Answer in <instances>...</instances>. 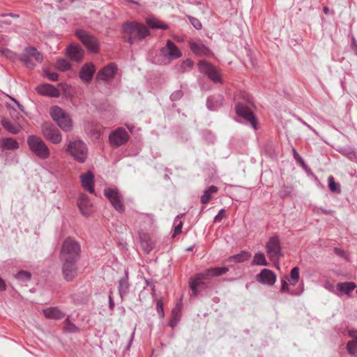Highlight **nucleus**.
Masks as SVG:
<instances>
[{
  "instance_id": "obj_56",
  "label": "nucleus",
  "mask_w": 357,
  "mask_h": 357,
  "mask_svg": "<svg viewBox=\"0 0 357 357\" xmlns=\"http://www.w3.org/2000/svg\"><path fill=\"white\" fill-rule=\"evenodd\" d=\"M114 301H113V298L112 297V296L109 294V307L110 310H113L114 307Z\"/></svg>"
},
{
  "instance_id": "obj_26",
  "label": "nucleus",
  "mask_w": 357,
  "mask_h": 357,
  "mask_svg": "<svg viewBox=\"0 0 357 357\" xmlns=\"http://www.w3.org/2000/svg\"><path fill=\"white\" fill-rule=\"evenodd\" d=\"M78 207L82 215L88 216L91 213L92 204L85 195H82L77 201Z\"/></svg>"
},
{
  "instance_id": "obj_60",
  "label": "nucleus",
  "mask_w": 357,
  "mask_h": 357,
  "mask_svg": "<svg viewBox=\"0 0 357 357\" xmlns=\"http://www.w3.org/2000/svg\"><path fill=\"white\" fill-rule=\"evenodd\" d=\"M297 163L299 164L304 169L307 167V165H305L303 158H301V160L298 161Z\"/></svg>"
},
{
  "instance_id": "obj_14",
  "label": "nucleus",
  "mask_w": 357,
  "mask_h": 357,
  "mask_svg": "<svg viewBox=\"0 0 357 357\" xmlns=\"http://www.w3.org/2000/svg\"><path fill=\"white\" fill-rule=\"evenodd\" d=\"M236 111L238 116L243 118L246 121L250 123L254 130L257 129L256 118L248 105L238 102L236 105Z\"/></svg>"
},
{
  "instance_id": "obj_1",
  "label": "nucleus",
  "mask_w": 357,
  "mask_h": 357,
  "mask_svg": "<svg viewBox=\"0 0 357 357\" xmlns=\"http://www.w3.org/2000/svg\"><path fill=\"white\" fill-rule=\"evenodd\" d=\"M122 28L126 40L131 45L142 40L150 35V31L146 26L138 22H126Z\"/></svg>"
},
{
  "instance_id": "obj_20",
  "label": "nucleus",
  "mask_w": 357,
  "mask_h": 357,
  "mask_svg": "<svg viewBox=\"0 0 357 357\" xmlns=\"http://www.w3.org/2000/svg\"><path fill=\"white\" fill-rule=\"evenodd\" d=\"M36 91L38 93L53 97V98H58L60 96V92L53 85L50 84H43L36 87Z\"/></svg>"
},
{
  "instance_id": "obj_16",
  "label": "nucleus",
  "mask_w": 357,
  "mask_h": 357,
  "mask_svg": "<svg viewBox=\"0 0 357 357\" xmlns=\"http://www.w3.org/2000/svg\"><path fill=\"white\" fill-rule=\"evenodd\" d=\"M63 268L62 272L65 280L68 281L72 280L77 273L76 262L77 260H62Z\"/></svg>"
},
{
  "instance_id": "obj_39",
  "label": "nucleus",
  "mask_w": 357,
  "mask_h": 357,
  "mask_svg": "<svg viewBox=\"0 0 357 357\" xmlns=\"http://www.w3.org/2000/svg\"><path fill=\"white\" fill-rule=\"evenodd\" d=\"M56 66L61 71H66L70 70L71 68V65L69 61L65 59H58L56 63Z\"/></svg>"
},
{
  "instance_id": "obj_18",
  "label": "nucleus",
  "mask_w": 357,
  "mask_h": 357,
  "mask_svg": "<svg viewBox=\"0 0 357 357\" xmlns=\"http://www.w3.org/2000/svg\"><path fill=\"white\" fill-rule=\"evenodd\" d=\"M117 70L116 64L110 63L102 68L97 73V79L102 81H109L114 77Z\"/></svg>"
},
{
  "instance_id": "obj_3",
  "label": "nucleus",
  "mask_w": 357,
  "mask_h": 357,
  "mask_svg": "<svg viewBox=\"0 0 357 357\" xmlns=\"http://www.w3.org/2000/svg\"><path fill=\"white\" fill-rule=\"evenodd\" d=\"M30 150L40 159L46 160L50 156V151L45 143L36 135H30L27 138Z\"/></svg>"
},
{
  "instance_id": "obj_6",
  "label": "nucleus",
  "mask_w": 357,
  "mask_h": 357,
  "mask_svg": "<svg viewBox=\"0 0 357 357\" xmlns=\"http://www.w3.org/2000/svg\"><path fill=\"white\" fill-rule=\"evenodd\" d=\"M50 116L56 121L57 125L65 132H68L72 129V121L69 115L67 114L60 107L53 106L50 108Z\"/></svg>"
},
{
  "instance_id": "obj_5",
  "label": "nucleus",
  "mask_w": 357,
  "mask_h": 357,
  "mask_svg": "<svg viewBox=\"0 0 357 357\" xmlns=\"http://www.w3.org/2000/svg\"><path fill=\"white\" fill-rule=\"evenodd\" d=\"M80 252L79 245L71 238L66 239L61 250V260H78Z\"/></svg>"
},
{
  "instance_id": "obj_17",
  "label": "nucleus",
  "mask_w": 357,
  "mask_h": 357,
  "mask_svg": "<svg viewBox=\"0 0 357 357\" xmlns=\"http://www.w3.org/2000/svg\"><path fill=\"white\" fill-rule=\"evenodd\" d=\"M256 278L261 284L273 285L275 282L276 275L272 271L264 268L257 275Z\"/></svg>"
},
{
  "instance_id": "obj_53",
  "label": "nucleus",
  "mask_w": 357,
  "mask_h": 357,
  "mask_svg": "<svg viewBox=\"0 0 357 357\" xmlns=\"http://www.w3.org/2000/svg\"><path fill=\"white\" fill-rule=\"evenodd\" d=\"M291 151L293 153L294 158L296 160V162L301 160L302 157L298 154L295 148H292Z\"/></svg>"
},
{
  "instance_id": "obj_64",
  "label": "nucleus",
  "mask_w": 357,
  "mask_h": 357,
  "mask_svg": "<svg viewBox=\"0 0 357 357\" xmlns=\"http://www.w3.org/2000/svg\"><path fill=\"white\" fill-rule=\"evenodd\" d=\"M323 11H324V13L326 15H327V14H328V13H329V12H330V9H329V8H328V7H327V6H324V8H323Z\"/></svg>"
},
{
  "instance_id": "obj_4",
  "label": "nucleus",
  "mask_w": 357,
  "mask_h": 357,
  "mask_svg": "<svg viewBox=\"0 0 357 357\" xmlns=\"http://www.w3.org/2000/svg\"><path fill=\"white\" fill-rule=\"evenodd\" d=\"M160 53L162 59L158 58L155 61V63L158 64H165V59L169 62L182 56V53L178 47L171 40H167L166 45L160 48Z\"/></svg>"
},
{
  "instance_id": "obj_51",
  "label": "nucleus",
  "mask_w": 357,
  "mask_h": 357,
  "mask_svg": "<svg viewBox=\"0 0 357 357\" xmlns=\"http://www.w3.org/2000/svg\"><path fill=\"white\" fill-rule=\"evenodd\" d=\"M225 216V209L222 208L218 213L214 217V222H220Z\"/></svg>"
},
{
  "instance_id": "obj_38",
  "label": "nucleus",
  "mask_w": 357,
  "mask_h": 357,
  "mask_svg": "<svg viewBox=\"0 0 357 357\" xmlns=\"http://www.w3.org/2000/svg\"><path fill=\"white\" fill-rule=\"evenodd\" d=\"M181 307H182V303H179L176 305V308H174L173 310H172V320L170 321V323H169V325L172 326V327H174L176 324H177V322L179 319V317H180V314H179V312L181 309Z\"/></svg>"
},
{
  "instance_id": "obj_46",
  "label": "nucleus",
  "mask_w": 357,
  "mask_h": 357,
  "mask_svg": "<svg viewBox=\"0 0 357 357\" xmlns=\"http://www.w3.org/2000/svg\"><path fill=\"white\" fill-rule=\"evenodd\" d=\"M188 17L191 24L196 29L199 30V29H202V24H201L200 21L198 19H197V18H195L194 17H192V16H188Z\"/></svg>"
},
{
  "instance_id": "obj_11",
  "label": "nucleus",
  "mask_w": 357,
  "mask_h": 357,
  "mask_svg": "<svg viewBox=\"0 0 357 357\" xmlns=\"http://www.w3.org/2000/svg\"><path fill=\"white\" fill-rule=\"evenodd\" d=\"M104 195L109 200L113 207L119 213H123L125 210L122 203V197L116 188H107L104 190Z\"/></svg>"
},
{
  "instance_id": "obj_32",
  "label": "nucleus",
  "mask_w": 357,
  "mask_h": 357,
  "mask_svg": "<svg viewBox=\"0 0 357 357\" xmlns=\"http://www.w3.org/2000/svg\"><path fill=\"white\" fill-rule=\"evenodd\" d=\"M251 257L250 252L243 250L240 253L230 256L228 261L230 262L241 263L248 260Z\"/></svg>"
},
{
  "instance_id": "obj_45",
  "label": "nucleus",
  "mask_w": 357,
  "mask_h": 357,
  "mask_svg": "<svg viewBox=\"0 0 357 357\" xmlns=\"http://www.w3.org/2000/svg\"><path fill=\"white\" fill-rule=\"evenodd\" d=\"M0 53L9 59H13L15 57L14 52L7 48H0Z\"/></svg>"
},
{
  "instance_id": "obj_43",
  "label": "nucleus",
  "mask_w": 357,
  "mask_h": 357,
  "mask_svg": "<svg viewBox=\"0 0 357 357\" xmlns=\"http://www.w3.org/2000/svg\"><path fill=\"white\" fill-rule=\"evenodd\" d=\"M280 291L282 293H287V294L293 295V296L299 295V294H298L296 291H295L294 290H291L289 288V284L284 280H282V286H281Z\"/></svg>"
},
{
  "instance_id": "obj_37",
  "label": "nucleus",
  "mask_w": 357,
  "mask_h": 357,
  "mask_svg": "<svg viewBox=\"0 0 357 357\" xmlns=\"http://www.w3.org/2000/svg\"><path fill=\"white\" fill-rule=\"evenodd\" d=\"M328 184L330 190L334 193L340 194L341 192V187L339 183L335 181L333 176H329L328 178Z\"/></svg>"
},
{
  "instance_id": "obj_54",
  "label": "nucleus",
  "mask_w": 357,
  "mask_h": 357,
  "mask_svg": "<svg viewBox=\"0 0 357 357\" xmlns=\"http://www.w3.org/2000/svg\"><path fill=\"white\" fill-rule=\"evenodd\" d=\"M334 252L340 257H345V252L340 248H335Z\"/></svg>"
},
{
  "instance_id": "obj_49",
  "label": "nucleus",
  "mask_w": 357,
  "mask_h": 357,
  "mask_svg": "<svg viewBox=\"0 0 357 357\" xmlns=\"http://www.w3.org/2000/svg\"><path fill=\"white\" fill-rule=\"evenodd\" d=\"M66 324H67V326H66V330L69 332H71V333H75V332H77L78 331V328L74 324H72L69 321V319H67L66 320Z\"/></svg>"
},
{
  "instance_id": "obj_21",
  "label": "nucleus",
  "mask_w": 357,
  "mask_h": 357,
  "mask_svg": "<svg viewBox=\"0 0 357 357\" xmlns=\"http://www.w3.org/2000/svg\"><path fill=\"white\" fill-rule=\"evenodd\" d=\"M130 284L128 281V271H125L124 276L118 282V291L121 301L123 300L129 293Z\"/></svg>"
},
{
  "instance_id": "obj_9",
  "label": "nucleus",
  "mask_w": 357,
  "mask_h": 357,
  "mask_svg": "<svg viewBox=\"0 0 357 357\" xmlns=\"http://www.w3.org/2000/svg\"><path fill=\"white\" fill-rule=\"evenodd\" d=\"M76 36L83 43L89 51L96 53L99 50V44L97 40L84 30L79 29L76 31Z\"/></svg>"
},
{
  "instance_id": "obj_62",
  "label": "nucleus",
  "mask_w": 357,
  "mask_h": 357,
  "mask_svg": "<svg viewBox=\"0 0 357 357\" xmlns=\"http://www.w3.org/2000/svg\"><path fill=\"white\" fill-rule=\"evenodd\" d=\"M208 141L213 142L214 141L215 137L211 133H208Z\"/></svg>"
},
{
  "instance_id": "obj_42",
  "label": "nucleus",
  "mask_w": 357,
  "mask_h": 357,
  "mask_svg": "<svg viewBox=\"0 0 357 357\" xmlns=\"http://www.w3.org/2000/svg\"><path fill=\"white\" fill-rule=\"evenodd\" d=\"M15 277L19 281L26 282L31 280V275L28 271H20L16 274Z\"/></svg>"
},
{
  "instance_id": "obj_24",
  "label": "nucleus",
  "mask_w": 357,
  "mask_h": 357,
  "mask_svg": "<svg viewBox=\"0 0 357 357\" xmlns=\"http://www.w3.org/2000/svg\"><path fill=\"white\" fill-rule=\"evenodd\" d=\"M191 51L198 56H206L210 54V50L202 41H192L190 43Z\"/></svg>"
},
{
  "instance_id": "obj_22",
  "label": "nucleus",
  "mask_w": 357,
  "mask_h": 357,
  "mask_svg": "<svg viewBox=\"0 0 357 357\" xmlns=\"http://www.w3.org/2000/svg\"><path fill=\"white\" fill-rule=\"evenodd\" d=\"M356 287V284L354 282H338L336 285L337 291L335 294L338 296L343 295H349Z\"/></svg>"
},
{
  "instance_id": "obj_15",
  "label": "nucleus",
  "mask_w": 357,
  "mask_h": 357,
  "mask_svg": "<svg viewBox=\"0 0 357 357\" xmlns=\"http://www.w3.org/2000/svg\"><path fill=\"white\" fill-rule=\"evenodd\" d=\"M207 279L205 276L204 277L203 272L196 274L190 279L189 285L192 291L191 296H197L206 287L204 280Z\"/></svg>"
},
{
  "instance_id": "obj_8",
  "label": "nucleus",
  "mask_w": 357,
  "mask_h": 357,
  "mask_svg": "<svg viewBox=\"0 0 357 357\" xmlns=\"http://www.w3.org/2000/svg\"><path fill=\"white\" fill-rule=\"evenodd\" d=\"M20 60L29 68H33L34 63L33 59L37 62H42L43 60V54L38 52L33 47H28L24 49L23 53L19 56Z\"/></svg>"
},
{
  "instance_id": "obj_31",
  "label": "nucleus",
  "mask_w": 357,
  "mask_h": 357,
  "mask_svg": "<svg viewBox=\"0 0 357 357\" xmlns=\"http://www.w3.org/2000/svg\"><path fill=\"white\" fill-rule=\"evenodd\" d=\"M1 125L7 131L12 134H17L21 130V126L16 122L3 119Z\"/></svg>"
},
{
  "instance_id": "obj_55",
  "label": "nucleus",
  "mask_w": 357,
  "mask_h": 357,
  "mask_svg": "<svg viewBox=\"0 0 357 357\" xmlns=\"http://www.w3.org/2000/svg\"><path fill=\"white\" fill-rule=\"evenodd\" d=\"M290 192L286 190H281L279 192L280 197L284 198L289 195Z\"/></svg>"
},
{
  "instance_id": "obj_41",
  "label": "nucleus",
  "mask_w": 357,
  "mask_h": 357,
  "mask_svg": "<svg viewBox=\"0 0 357 357\" xmlns=\"http://www.w3.org/2000/svg\"><path fill=\"white\" fill-rule=\"evenodd\" d=\"M348 353L354 356H357V342L355 340L349 341L347 344Z\"/></svg>"
},
{
  "instance_id": "obj_48",
  "label": "nucleus",
  "mask_w": 357,
  "mask_h": 357,
  "mask_svg": "<svg viewBox=\"0 0 357 357\" xmlns=\"http://www.w3.org/2000/svg\"><path fill=\"white\" fill-rule=\"evenodd\" d=\"M183 96V91L181 90H177L173 92L170 96V99L172 101L174 102L181 98Z\"/></svg>"
},
{
  "instance_id": "obj_33",
  "label": "nucleus",
  "mask_w": 357,
  "mask_h": 357,
  "mask_svg": "<svg viewBox=\"0 0 357 357\" xmlns=\"http://www.w3.org/2000/svg\"><path fill=\"white\" fill-rule=\"evenodd\" d=\"M146 23L151 29H162V30H166L168 28V26L167 24L162 22L153 17H148L146 19Z\"/></svg>"
},
{
  "instance_id": "obj_28",
  "label": "nucleus",
  "mask_w": 357,
  "mask_h": 357,
  "mask_svg": "<svg viewBox=\"0 0 357 357\" xmlns=\"http://www.w3.org/2000/svg\"><path fill=\"white\" fill-rule=\"evenodd\" d=\"M1 151L16 150L19 149V143L13 138L3 137L0 139Z\"/></svg>"
},
{
  "instance_id": "obj_36",
  "label": "nucleus",
  "mask_w": 357,
  "mask_h": 357,
  "mask_svg": "<svg viewBox=\"0 0 357 357\" xmlns=\"http://www.w3.org/2000/svg\"><path fill=\"white\" fill-rule=\"evenodd\" d=\"M252 264L257 266H267L268 263L264 254L261 252H257L254 256Z\"/></svg>"
},
{
  "instance_id": "obj_27",
  "label": "nucleus",
  "mask_w": 357,
  "mask_h": 357,
  "mask_svg": "<svg viewBox=\"0 0 357 357\" xmlns=\"http://www.w3.org/2000/svg\"><path fill=\"white\" fill-rule=\"evenodd\" d=\"M81 182L82 187L88 190L90 193L94 192V187H93V179L94 176L92 172H89L86 174H82L80 176Z\"/></svg>"
},
{
  "instance_id": "obj_12",
  "label": "nucleus",
  "mask_w": 357,
  "mask_h": 357,
  "mask_svg": "<svg viewBox=\"0 0 357 357\" xmlns=\"http://www.w3.org/2000/svg\"><path fill=\"white\" fill-rule=\"evenodd\" d=\"M128 139V132L123 128H118L113 130L109 136L110 144L116 148L124 144Z\"/></svg>"
},
{
  "instance_id": "obj_63",
  "label": "nucleus",
  "mask_w": 357,
  "mask_h": 357,
  "mask_svg": "<svg viewBox=\"0 0 357 357\" xmlns=\"http://www.w3.org/2000/svg\"><path fill=\"white\" fill-rule=\"evenodd\" d=\"M183 64H184L185 66H187L190 67V66H192V61H190V60H186V61H185L183 62Z\"/></svg>"
},
{
  "instance_id": "obj_10",
  "label": "nucleus",
  "mask_w": 357,
  "mask_h": 357,
  "mask_svg": "<svg viewBox=\"0 0 357 357\" xmlns=\"http://www.w3.org/2000/svg\"><path fill=\"white\" fill-rule=\"evenodd\" d=\"M42 133L52 144H59L62 140L60 131L50 123L45 122L42 125Z\"/></svg>"
},
{
  "instance_id": "obj_58",
  "label": "nucleus",
  "mask_w": 357,
  "mask_h": 357,
  "mask_svg": "<svg viewBox=\"0 0 357 357\" xmlns=\"http://www.w3.org/2000/svg\"><path fill=\"white\" fill-rule=\"evenodd\" d=\"M6 289V284L2 278H0V291Z\"/></svg>"
},
{
  "instance_id": "obj_50",
  "label": "nucleus",
  "mask_w": 357,
  "mask_h": 357,
  "mask_svg": "<svg viewBox=\"0 0 357 357\" xmlns=\"http://www.w3.org/2000/svg\"><path fill=\"white\" fill-rule=\"evenodd\" d=\"M156 310L158 314L161 317H164V310L162 307V303L160 300H158L156 302Z\"/></svg>"
},
{
  "instance_id": "obj_29",
  "label": "nucleus",
  "mask_w": 357,
  "mask_h": 357,
  "mask_svg": "<svg viewBox=\"0 0 357 357\" xmlns=\"http://www.w3.org/2000/svg\"><path fill=\"white\" fill-rule=\"evenodd\" d=\"M44 315L48 319H61L64 317L65 313L57 307H50L43 310Z\"/></svg>"
},
{
  "instance_id": "obj_40",
  "label": "nucleus",
  "mask_w": 357,
  "mask_h": 357,
  "mask_svg": "<svg viewBox=\"0 0 357 357\" xmlns=\"http://www.w3.org/2000/svg\"><path fill=\"white\" fill-rule=\"evenodd\" d=\"M299 280V268L298 267H294L290 273L289 283L291 285H295Z\"/></svg>"
},
{
  "instance_id": "obj_57",
  "label": "nucleus",
  "mask_w": 357,
  "mask_h": 357,
  "mask_svg": "<svg viewBox=\"0 0 357 357\" xmlns=\"http://www.w3.org/2000/svg\"><path fill=\"white\" fill-rule=\"evenodd\" d=\"M11 100L17 105V107L21 110V111H24V107L22 105H21L17 100H15V98H10Z\"/></svg>"
},
{
  "instance_id": "obj_44",
  "label": "nucleus",
  "mask_w": 357,
  "mask_h": 357,
  "mask_svg": "<svg viewBox=\"0 0 357 357\" xmlns=\"http://www.w3.org/2000/svg\"><path fill=\"white\" fill-rule=\"evenodd\" d=\"M174 223L175 225V227H174V235L173 236H175V235L179 234L181 231V229H182V227H183V222L181 220V216L180 215H177L175 218Z\"/></svg>"
},
{
  "instance_id": "obj_47",
  "label": "nucleus",
  "mask_w": 357,
  "mask_h": 357,
  "mask_svg": "<svg viewBox=\"0 0 357 357\" xmlns=\"http://www.w3.org/2000/svg\"><path fill=\"white\" fill-rule=\"evenodd\" d=\"M295 119L301 122L303 125L305 126L308 129L312 130L315 135H318V132L314 129L310 125H309L307 123H306L302 118H301L299 116L295 115Z\"/></svg>"
},
{
  "instance_id": "obj_35",
  "label": "nucleus",
  "mask_w": 357,
  "mask_h": 357,
  "mask_svg": "<svg viewBox=\"0 0 357 357\" xmlns=\"http://www.w3.org/2000/svg\"><path fill=\"white\" fill-rule=\"evenodd\" d=\"M140 238L143 250L149 253L154 247V243L147 236H141Z\"/></svg>"
},
{
  "instance_id": "obj_59",
  "label": "nucleus",
  "mask_w": 357,
  "mask_h": 357,
  "mask_svg": "<svg viewBox=\"0 0 357 357\" xmlns=\"http://www.w3.org/2000/svg\"><path fill=\"white\" fill-rule=\"evenodd\" d=\"M349 335L354 338L357 340V331H351L349 333Z\"/></svg>"
},
{
  "instance_id": "obj_23",
  "label": "nucleus",
  "mask_w": 357,
  "mask_h": 357,
  "mask_svg": "<svg viewBox=\"0 0 357 357\" xmlns=\"http://www.w3.org/2000/svg\"><path fill=\"white\" fill-rule=\"evenodd\" d=\"M66 54L71 61L80 62L83 59L84 51L79 46L71 45L67 48Z\"/></svg>"
},
{
  "instance_id": "obj_7",
  "label": "nucleus",
  "mask_w": 357,
  "mask_h": 357,
  "mask_svg": "<svg viewBox=\"0 0 357 357\" xmlns=\"http://www.w3.org/2000/svg\"><path fill=\"white\" fill-rule=\"evenodd\" d=\"M266 252L270 260L275 261L283 256L281 243L278 236H271L266 244Z\"/></svg>"
},
{
  "instance_id": "obj_52",
  "label": "nucleus",
  "mask_w": 357,
  "mask_h": 357,
  "mask_svg": "<svg viewBox=\"0 0 357 357\" xmlns=\"http://www.w3.org/2000/svg\"><path fill=\"white\" fill-rule=\"evenodd\" d=\"M45 75L48 77V79H50L52 81H56L59 77L58 74L56 73L46 71Z\"/></svg>"
},
{
  "instance_id": "obj_19",
  "label": "nucleus",
  "mask_w": 357,
  "mask_h": 357,
  "mask_svg": "<svg viewBox=\"0 0 357 357\" xmlns=\"http://www.w3.org/2000/svg\"><path fill=\"white\" fill-rule=\"evenodd\" d=\"M95 71L96 69L93 64L91 63H85L79 70V78L84 83H89L92 79Z\"/></svg>"
},
{
  "instance_id": "obj_30",
  "label": "nucleus",
  "mask_w": 357,
  "mask_h": 357,
  "mask_svg": "<svg viewBox=\"0 0 357 357\" xmlns=\"http://www.w3.org/2000/svg\"><path fill=\"white\" fill-rule=\"evenodd\" d=\"M229 271V268L227 267H214L206 269L203 271L204 276L207 278L208 279L211 277L220 276Z\"/></svg>"
},
{
  "instance_id": "obj_2",
  "label": "nucleus",
  "mask_w": 357,
  "mask_h": 357,
  "mask_svg": "<svg viewBox=\"0 0 357 357\" xmlns=\"http://www.w3.org/2000/svg\"><path fill=\"white\" fill-rule=\"evenodd\" d=\"M65 151L75 161L79 163H84L88 157V147L86 144L80 139L69 141L66 144Z\"/></svg>"
},
{
  "instance_id": "obj_34",
  "label": "nucleus",
  "mask_w": 357,
  "mask_h": 357,
  "mask_svg": "<svg viewBox=\"0 0 357 357\" xmlns=\"http://www.w3.org/2000/svg\"><path fill=\"white\" fill-rule=\"evenodd\" d=\"M218 192V188L215 185H211L204 191V194L202 195L200 202L202 204H207L212 197L213 194Z\"/></svg>"
},
{
  "instance_id": "obj_13",
  "label": "nucleus",
  "mask_w": 357,
  "mask_h": 357,
  "mask_svg": "<svg viewBox=\"0 0 357 357\" xmlns=\"http://www.w3.org/2000/svg\"><path fill=\"white\" fill-rule=\"evenodd\" d=\"M200 73L206 75L214 82H221V75L216 68L206 61H201L198 63Z\"/></svg>"
},
{
  "instance_id": "obj_61",
  "label": "nucleus",
  "mask_w": 357,
  "mask_h": 357,
  "mask_svg": "<svg viewBox=\"0 0 357 357\" xmlns=\"http://www.w3.org/2000/svg\"><path fill=\"white\" fill-rule=\"evenodd\" d=\"M319 210L324 214H331L332 213V211H330V210H326V209H324V208H319Z\"/></svg>"
},
{
  "instance_id": "obj_25",
  "label": "nucleus",
  "mask_w": 357,
  "mask_h": 357,
  "mask_svg": "<svg viewBox=\"0 0 357 357\" xmlns=\"http://www.w3.org/2000/svg\"><path fill=\"white\" fill-rule=\"evenodd\" d=\"M224 97L221 94L211 96L208 98L206 106L209 110L215 111L223 104Z\"/></svg>"
}]
</instances>
